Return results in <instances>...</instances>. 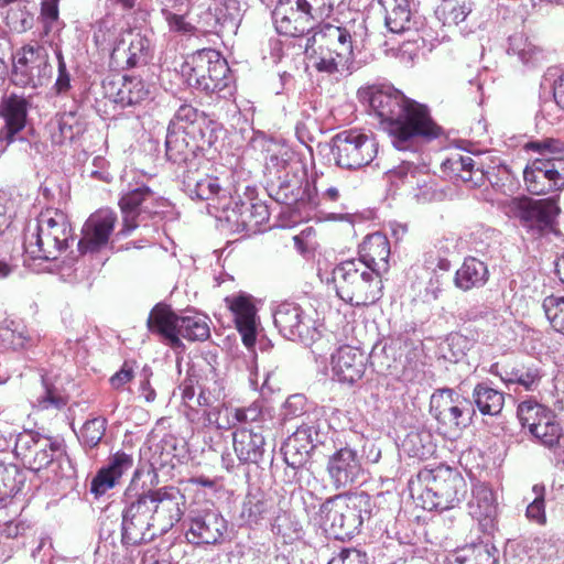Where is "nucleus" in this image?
Masks as SVG:
<instances>
[{"label": "nucleus", "instance_id": "1", "mask_svg": "<svg viewBox=\"0 0 564 564\" xmlns=\"http://www.w3.org/2000/svg\"><path fill=\"white\" fill-rule=\"evenodd\" d=\"M133 473L131 485L124 492L121 512V543L135 546L153 541L169 532L184 514L185 497L175 487H161L133 492L132 485L140 477Z\"/></svg>", "mask_w": 564, "mask_h": 564}, {"label": "nucleus", "instance_id": "2", "mask_svg": "<svg viewBox=\"0 0 564 564\" xmlns=\"http://www.w3.org/2000/svg\"><path fill=\"white\" fill-rule=\"evenodd\" d=\"M367 96L370 109L387 124L386 130L395 149L411 150L416 138L432 140L441 134V128L432 120L427 108L393 87L372 86Z\"/></svg>", "mask_w": 564, "mask_h": 564}, {"label": "nucleus", "instance_id": "3", "mask_svg": "<svg viewBox=\"0 0 564 564\" xmlns=\"http://www.w3.org/2000/svg\"><path fill=\"white\" fill-rule=\"evenodd\" d=\"M371 516V497L366 492L349 497L337 495L326 499L315 516V521L335 539L351 538L365 518Z\"/></svg>", "mask_w": 564, "mask_h": 564}, {"label": "nucleus", "instance_id": "4", "mask_svg": "<svg viewBox=\"0 0 564 564\" xmlns=\"http://www.w3.org/2000/svg\"><path fill=\"white\" fill-rule=\"evenodd\" d=\"M72 228L67 216L58 209H46L30 224L24 234V251L31 259L55 260L68 248Z\"/></svg>", "mask_w": 564, "mask_h": 564}, {"label": "nucleus", "instance_id": "5", "mask_svg": "<svg viewBox=\"0 0 564 564\" xmlns=\"http://www.w3.org/2000/svg\"><path fill=\"white\" fill-rule=\"evenodd\" d=\"M336 293L352 306H368L382 296V274L355 259L336 265L332 272Z\"/></svg>", "mask_w": 564, "mask_h": 564}, {"label": "nucleus", "instance_id": "6", "mask_svg": "<svg viewBox=\"0 0 564 564\" xmlns=\"http://www.w3.org/2000/svg\"><path fill=\"white\" fill-rule=\"evenodd\" d=\"M147 325L151 333L159 334L173 349L183 347L181 337L203 341L210 336L206 315L192 311L177 315L162 304L152 308Z\"/></svg>", "mask_w": 564, "mask_h": 564}, {"label": "nucleus", "instance_id": "7", "mask_svg": "<svg viewBox=\"0 0 564 564\" xmlns=\"http://www.w3.org/2000/svg\"><path fill=\"white\" fill-rule=\"evenodd\" d=\"M424 486L420 498L426 510H449L458 506L467 494V482L462 474L445 465L423 469L417 475Z\"/></svg>", "mask_w": 564, "mask_h": 564}, {"label": "nucleus", "instance_id": "8", "mask_svg": "<svg viewBox=\"0 0 564 564\" xmlns=\"http://www.w3.org/2000/svg\"><path fill=\"white\" fill-rule=\"evenodd\" d=\"M182 74L189 87L224 98L231 83L227 61L212 48L193 53L182 66Z\"/></svg>", "mask_w": 564, "mask_h": 564}, {"label": "nucleus", "instance_id": "9", "mask_svg": "<svg viewBox=\"0 0 564 564\" xmlns=\"http://www.w3.org/2000/svg\"><path fill=\"white\" fill-rule=\"evenodd\" d=\"M443 171L453 180L469 183L471 187L481 186L485 181L502 194L513 191V174L507 165L484 170L477 165L470 154L453 153L442 163Z\"/></svg>", "mask_w": 564, "mask_h": 564}, {"label": "nucleus", "instance_id": "10", "mask_svg": "<svg viewBox=\"0 0 564 564\" xmlns=\"http://www.w3.org/2000/svg\"><path fill=\"white\" fill-rule=\"evenodd\" d=\"M378 153L376 140L356 130H345L332 139V154L343 169L357 170L369 165Z\"/></svg>", "mask_w": 564, "mask_h": 564}, {"label": "nucleus", "instance_id": "11", "mask_svg": "<svg viewBox=\"0 0 564 564\" xmlns=\"http://www.w3.org/2000/svg\"><path fill=\"white\" fill-rule=\"evenodd\" d=\"M13 61V79L17 85L37 88L50 82L53 69L44 46L24 45L15 52Z\"/></svg>", "mask_w": 564, "mask_h": 564}, {"label": "nucleus", "instance_id": "12", "mask_svg": "<svg viewBox=\"0 0 564 564\" xmlns=\"http://www.w3.org/2000/svg\"><path fill=\"white\" fill-rule=\"evenodd\" d=\"M158 203L159 197L156 194L144 184L128 188L119 200L122 214V228L117 234V237H127L139 227L150 230L143 221L148 216L158 213Z\"/></svg>", "mask_w": 564, "mask_h": 564}, {"label": "nucleus", "instance_id": "13", "mask_svg": "<svg viewBox=\"0 0 564 564\" xmlns=\"http://www.w3.org/2000/svg\"><path fill=\"white\" fill-rule=\"evenodd\" d=\"M513 213L529 231L544 235L554 229L561 208L556 196L540 199L523 197L514 200Z\"/></svg>", "mask_w": 564, "mask_h": 564}, {"label": "nucleus", "instance_id": "14", "mask_svg": "<svg viewBox=\"0 0 564 564\" xmlns=\"http://www.w3.org/2000/svg\"><path fill=\"white\" fill-rule=\"evenodd\" d=\"M525 188L533 195H546L564 188V158H538L523 170Z\"/></svg>", "mask_w": 564, "mask_h": 564}, {"label": "nucleus", "instance_id": "15", "mask_svg": "<svg viewBox=\"0 0 564 564\" xmlns=\"http://www.w3.org/2000/svg\"><path fill=\"white\" fill-rule=\"evenodd\" d=\"M273 321L280 334L289 340L308 345L318 334L312 316L295 302L280 303L273 312Z\"/></svg>", "mask_w": 564, "mask_h": 564}, {"label": "nucleus", "instance_id": "16", "mask_svg": "<svg viewBox=\"0 0 564 564\" xmlns=\"http://www.w3.org/2000/svg\"><path fill=\"white\" fill-rule=\"evenodd\" d=\"M14 452L32 470L46 468L62 454L61 444L39 432L25 430L18 434Z\"/></svg>", "mask_w": 564, "mask_h": 564}, {"label": "nucleus", "instance_id": "17", "mask_svg": "<svg viewBox=\"0 0 564 564\" xmlns=\"http://www.w3.org/2000/svg\"><path fill=\"white\" fill-rule=\"evenodd\" d=\"M431 410L438 422L456 427L467 426L475 414L469 400L449 388L440 389L432 395Z\"/></svg>", "mask_w": 564, "mask_h": 564}, {"label": "nucleus", "instance_id": "18", "mask_svg": "<svg viewBox=\"0 0 564 564\" xmlns=\"http://www.w3.org/2000/svg\"><path fill=\"white\" fill-rule=\"evenodd\" d=\"M186 522L185 538L196 545L220 543L228 529L227 520L214 509L192 512Z\"/></svg>", "mask_w": 564, "mask_h": 564}, {"label": "nucleus", "instance_id": "19", "mask_svg": "<svg viewBox=\"0 0 564 564\" xmlns=\"http://www.w3.org/2000/svg\"><path fill=\"white\" fill-rule=\"evenodd\" d=\"M390 177L397 185L400 183L406 186L420 204L442 200L445 197V192L438 188L436 182L429 175L422 174L413 163L403 161L401 165L390 171Z\"/></svg>", "mask_w": 564, "mask_h": 564}, {"label": "nucleus", "instance_id": "20", "mask_svg": "<svg viewBox=\"0 0 564 564\" xmlns=\"http://www.w3.org/2000/svg\"><path fill=\"white\" fill-rule=\"evenodd\" d=\"M223 209L225 219L240 231L256 232L270 218L268 206L253 198L234 200Z\"/></svg>", "mask_w": 564, "mask_h": 564}, {"label": "nucleus", "instance_id": "21", "mask_svg": "<svg viewBox=\"0 0 564 564\" xmlns=\"http://www.w3.org/2000/svg\"><path fill=\"white\" fill-rule=\"evenodd\" d=\"M326 470L335 489H346L358 482L362 467L357 451L341 447L329 456Z\"/></svg>", "mask_w": 564, "mask_h": 564}, {"label": "nucleus", "instance_id": "22", "mask_svg": "<svg viewBox=\"0 0 564 564\" xmlns=\"http://www.w3.org/2000/svg\"><path fill=\"white\" fill-rule=\"evenodd\" d=\"M226 306L234 315L236 327L241 335L242 343L251 348L257 339L259 318L253 297L245 292L225 297Z\"/></svg>", "mask_w": 564, "mask_h": 564}, {"label": "nucleus", "instance_id": "23", "mask_svg": "<svg viewBox=\"0 0 564 564\" xmlns=\"http://www.w3.org/2000/svg\"><path fill=\"white\" fill-rule=\"evenodd\" d=\"M30 106V98L24 96L10 94L3 98L0 112L4 127L0 129V142L6 143V147L17 140L24 142L18 134L25 128Z\"/></svg>", "mask_w": 564, "mask_h": 564}, {"label": "nucleus", "instance_id": "24", "mask_svg": "<svg viewBox=\"0 0 564 564\" xmlns=\"http://www.w3.org/2000/svg\"><path fill=\"white\" fill-rule=\"evenodd\" d=\"M117 215L110 209H99L91 214L83 227V237L78 241L80 252H95L108 243L113 231Z\"/></svg>", "mask_w": 564, "mask_h": 564}, {"label": "nucleus", "instance_id": "25", "mask_svg": "<svg viewBox=\"0 0 564 564\" xmlns=\"http://www.w3.org/2000/svg\"><path fill=\"white\" fill-rule=\"evenodd\" d=\"M356 33H351L348 26H337L333 24H324L314 33L307 43L311 41L317 43L319 46L328 52L335 54L354 65V42ZM310 44H306V52H308Z\"/></svg>", "mask_w": 564, "mask_h": 564}, {"label": "nucleus", "instance_id": "26", "mask_svg": "<svg viewBox=\"0 0 564 564\" xmlns=\"http://www.w3.org/2000/svg\"><path fill=\"white\" fill-rule=\"evenodd\" d=\"M366 354L351 346H343L332 355V370L341 383L354 384L359 381L366 371Z\"/></svg>", "mask_w": 564, "mask_h": 564}, {"label": "nucleus", "instance_id": "27", "mask_svg": "<svg viewBox=\"0 0 564 564\" xmlns=\"http://www.w3.org/2000/svg\"><path fill=\"white\" fill-rule=\"evenodd\" d=\"M187 132L186 126L169 124L165 139L166 158L175 164L196 169L198 145L191 141Z\"/></svg>", "mask_w": 564, "mask_h": 564}, {"label": "nucleus", "instance_id": "28", "mask_svg": "<svg viewBox=\"0 0 564 564\" xmlns=\"http://www.w3.org/2000/svg\"><path fill=\"white\" fill-rule=\"evenodd\" d=\"M272 20L279 34L285 36H303L315 29L317 23L313 21L305 12H302L297 6L294 8L289 2L280 1L273 12Z\"/></svg>", "mask_w": 564, "mask_h": 564}, {"label": "nucleus", "instance_id": "29", "mask_svg": "<svg viewBox=\"0 0 564 564\" xmlns=\"http://www.w3.org/2000/svg\"><path fill=\"white\" fill-rule=\"evenodd\" d=\"M150 50L151 42L145 35L128 31L112 48L111 58L133 68L148 63Z\"/></svg>", "mask_w": 564, "mask_h": 564}, {"label": "nucleus", "instance_id": "30", "mask_svg": "<svg viewBox=\"0 0 564 564\" xmlns=\"http://www.w3.org/2000/svg\"><path fill=\"white\" fill-rule=\"evenodd\" d=\"M242 19L240 3L225 0L209 7L204 15L205 26L215 33H236Z\"/></svg>", "mask_w": 564, "mask_h": 564}, {"label": "nucleus", "instance_id": "31", "mask_svg": "<svg viewBox=\"0 0 564 564\" xmlns=\"http://www.w3.org/2000/svg\"><path fill=\"white\" fill-rule=\"evenodd\" d=\"M133 466V457L124 452H117L109 457L107 466L98 470L90 484V491L99 497L113 488L122 475Z\"/></svg>", "mask_w": 564, "mask_h": 564}, {"label": "nucleus", "instance_id": "32", "mask_svg": "<svg viewBox=\"0 0 564 564\" xmlns=\"http://www.w3.org/2000/svg\"><path fill=\"white\" fill-rule=\"evenodd\" d=\"M232 444L241 464H259L265 453V437L253 429H237L232 433Z\"/></svg>", "mask_w": 564, "mask_h": 564}, {"label": "nucleus", "instance_id": "33", "mask_svg": "<svg viewBox=\"0 0 564 564\" xmlns=\"http://www.w3.org/2000/svg\"><path fill=\"white\" fill-rule=\"evenodd\" d=\"M473 497L468 502L469 514L476 519L484 530L491 529L498 513L497 498L492 489L486 484H475Z\"/></svg>", "mask_w": 564, "mask_h": 564}, {"label": "nucleus", "instance_id": "34", "mask_svg": "<svg viewBox=\"0 0 564 564\" xmlns=\"http://www.w3.org/2000/svg\"><path fill=\"white\" fill-rule=\"evenodd\" d=\"M390 242L381 232L368 235L359 246V258L371 270L383 274L389 270Z\"/></svg>", "mask_w": 564, "mask_h": 564}, {"label": "nucleus", "instance_id": "35", "mask_svg": "<svg viewBox=\"0 0 564 564\" xmlns=\"http://www.w3.org/2000/svg\"><path fill=\"white\" fill-rule=\"evenodd\" d=\"M507 54L510 57H516L522 66L529 69L541 66L546 59L543 48L534 44L523 33H514L509 36Z\"/></svg>", "mask_w": 564, "mask_h": 564}, {"label": "nucleus", "instance_id": "36", "mask_svg": "<svg viewBox=\"0 0 564 564\" xmlns=\"http://www.w3.org/2000/svg\"><path fill=\"white\" fill-rule=\"evenodd\" d=\"M50 126L52 142L59 145L74 141L86 131V121L77 111L57 115Z\"/></svg>", "mask_w": 564, "mask_h": 564}, {"label": "nucleus", "instance_id": "37", "mask_svg": "<svg viewBox=\"0 0 564 564\" xmlns=\"http://www.w3.org/2000/svg\"><path fill=\"white\" fill-rule=\"evenodd\" d=\"M488 279L487 264L475 257H467L455 273L454 284L462 291H469L484 286Z\"/></svg>", "mask_w": 564, "mask_h": 564}, {"label": "nucleus", "instance_id": "38", "mask_svg": "<svg viewBox=\"0 0 564 564\" xmlns=\"http://www.w3.org/2000/svg\"><path fill=\"white\" fill-rule=\"evenodd\" d=\"M384 10L386 25L392 33H403L415 28L409 0H378Z\"/></svg>", "mask_w": 564, "mask_h": 564}, {"label": "nucleus", "instance_id": "39", "mask_svg": "<svg viewBox=\"0 0 564 564\" xmlns=\"http://www.w3.org/2000/svg\"><path fill=\"white\" fill-rule=\"evenodd\" d=\"M498 375L508 387L510 384H518L525 391L536 390L542 379L540 369L533 364L505 365Z\"/></svg>", "mask_w": 564, "mask_h": 564}, {"label": "nucleus", "instance_id": "40", "mask_svg": "<svg viewBox=\"0 0 564 564\" xmlns=\"http://www.w3.org/2000/svg\"><path fill=\"white\" fill-rule=\"evenodd\" d=\"M183 185L191 198L199 200L213 199L223 191L217 177L198 175L192 169L184 171Z\"/></svg>", "mask_w": 564, "mask_h": 564}, {"label": "nucleus", "instance_id": "41", "mask_svg": "<svg viewBox=\"0 0 564 564\" xmlns=\"http://www.w3.org/2000/svg\"><path fill=\"white\" fill-rule=\"evenodd\" d=\"M112 88H116V91L111 93L113 101L121 107L138 105L149 96V89L144 82L138 77L124 76L117 84H113Z\"/></svg>", "mask_w": 564, "mask_h": 564}, {"label": "nucleus", "instance_id": "42", "mask_svg": "<svg viewBox=\"0 0 564 564\" xmlns=\"http://www.w3.org/2000/svg\"><path fill=\"white\" fill-rule=\"evenodd\" d=\"M25 482L24 471L15 464L0 463V507H6Z\"/></svg>", "mask_w": 564, "mask_h": 564}, {"label": "nucleus", "instance_id": "43", "mask_svg": "<svg viewBox=\"0 0 564 564\" xmlns=\"http://www.w3.org/2000/svg\"><path fill=\"white\" fill-rule=\"evenodd\" d=\"M473 402L482 415H498L505 405V394L485 383H478L473 391Z\"/></svg>", "mask_w": 564, "mask_h": 564}, {"label": "nucleus", "instance_id": "44", "mask_svg": "<svg viewBox=\"0 0 564 564\" xmlns=\"http://www.w3.org/2000/svg\"><path fill=\"white\" fill-rule=\"evenodd\" d=\"M305 436L304 431H295L291 436L286 438L281 451L286 465H306L310 453L314 449L313 445H308L306 441H303Z\"/></svg>", "mask_w": 564, "mask_h": 564}, {"label": "nucleus", "instance_id": "45", "mask_svg": "<svg viewBox=\"0 0 564 564\" xmlns=\"http://www.w3.org/2000/svg\"><path fill=\"white\" fill-rule=\"evenodd\" d=\"M554 412L533 400L522 401L517 409L518 419L523 427L532 433L542 421L553 420Z\"/></svg>", "mask_w": 564, "mask_h": 564}, {"label": "nucleus", "instance_id": "46", "mask_svg": "<svg viewBox=\"0 0 564 564\" xmlns=\"http://www.w3.org/2000/svg\"><path fill=\"white\" fill-rule=\"evenodd\" d=\"M471 11L473 3L470 0H465L462 3L447 2L442 8L444 24L458 26L462 34H468L475 26V23L469 24L468 21Z\"/></svg>", "mask_w": 564, "mask_h": 564}, {"label": "nucleus", "instance_id": "47", "mask_svg": "<svg viewBox=\"0 0 564 564\" xmlns=\"http://www.w3.org/2000/svg\"><path fill=\"white\" fill-rule=\"evenodd\" d=\"M313 67L319 73H326L328 75L343 74L345 72H351L354 65L349 62L335 56L334 53L326 51L318 45L317 50H313L310 55Z\"/></svg>", "mask_w": 564, "mask_h": 564}, {"label": "nucleus", "instance_id": "48", "mask_svg": "<svg viewBox=\"0 0 564 564\" xmlns=\"http://www.w3.org/2000/svg\"><path fill=\"white\" fill-rule=\"evenodd\" d=\"M296 163L289 151L271 154L267 161V171L281 181L279 195L291 186L289 175L294 170V164Z\"/></svg>", "mask_w": 564, "mask_h": 564}, {"label": "nucleus", "instance_id": "49", "mask_svg": "<svg viewBox=\"0 0 564 564\" xmlns=\"http://www.w3.org/2000/svg\"><path fill=\"white\" fill-rule=\"evenodd\" d=\"M191 141L198 145V151L210 149L217 141L216 128L212 121L200 118L196 126H186Z\"/></svg>", "mask_w": 564, "mask_h": 564}, {"label": "nucleus", "instance_id": "50", "mask_svg": "<svg viewBox=\"0 0 564 564\" xmlns=\"http://www.w3.org/2000/svg\"><path fill=\"white\" fill-rule=\"evenodd\" d=\"M0 338L13 349L24 348L31 339L24 325L8 319L0 325Z\"/></svg>", "mask_w": 564, "mask_h": 564}, {"label": "nucleus", "instance_id": "51", "mask_svg": "<svg viewBox=\"0 0 564 564\" xmlns=\"http://www.w3.org/2000/svg\"><path fill=\"white\" fill-rule=\"evenodd\" d=\"M542 445L551 449L562 447L563 429L557 422L555 414L553 420L542 421V424L531 433Z\"/></svg>", "mask_w": 564, "mask_h": 564}, {"label": "nucleus", "instance_id": "52", "mask_svg": "<svg viewBox=\"0 0 564 564\" xmlns=\"http://www.w3.org/2000/svg\"><path fill=\"white\" fill-rule=\"evenodd\" d=\"M467 554L458 555L462 564H498L497 549L488 544H478L465 550Z\"/></svg>", "mask_w": 564, "mask_h": 564}, {"label": "nucleus", "instance_id": "53", "mask_svg": "<svg viewBox=\"0 0 564 564\" xmlns=\"http://www.w3.org/2000/svg\"><path fill=\"white\" fill-rule=\"evenodd\" d=\"M224 398V390L216 381L213 382V387H202L198 395L195 399L196 408L200 411V420L204 417L205 412H208V410H214L219 404H221Z\"/></svg>", "mask_w": 564, "mask_h": 564}, {"label": "nucleus", "instance_id": "54", "mask_svg": "<svg viewBox=\"0 0 564 564\" xmlns=\"http://www.w3.org/2000/svg\"><path fill=\"white\" fill-rule=\"evenodd\" d=\"M542 307L552 328L564 335V296H546Z\"/></svg>", "mask_w": 564, "mask_h": 564}, {"label": "nucleus", "instance_id": "55", "mask_svg": "<svg viewBox=\"0 0 564 564\" xmlns=\"http://www.w3.org/2000/svg\"><path fill=\"white\" fill-rule=\"evenodd\" d=\"M107 427V420L105 417H94L84 423L79 441L89 448L96 447L102 440Z\"/></svg>", "mask_w": 564, "mask_h": 564}, {"label": "nucleus", "instance_id": "56", "mask_svg": "<svg viewBox=\"0 0 564 564\" xmlns=\"http://www.w3.org/2000/svg\"><path fill=\"white\" fill-rule=\"evenodd\" d=\"M295 6L317 24L328 18L334 9L333 0H295Z\"/></svg>", "mask_w": 564, "mask_h": 564}, {"label": "nucleus", "instance_id": "57", "mask_svg": "<svg viewBox=\"0 0 564 564\" xmlns=\"http://www.w3.org/2000/svg\"><path fill=\"white\" fill-rule=\"evenodd\" d=\"M231 420V406H226L221 403L216 409L205 412L204 417L198 423H202L204 426H215L218 430H229L234 429Z\"/></svg>", "mask_w": 564, "mask_h": 564}, {"label": "nucleus", "instance_id": "58", "mask_svg": "<svg viewBox=\"0 0 564 564\" xmlns=\"http://www.w3.org/2000/svg\"><path fill=\"white\" fill-rule=\"evenodd\" d=\"M534 499L527 507L525 516L530 521H534L540 525L546 523L545 514V487L541 484H535L532 487Z\"/></svg>", "mask_w": 564, "mask_h": 564}, {"label": "nucleus", "instance_id": "59", "mask_svg": "<svg viewBox=\"0 0 564 564\" xmlns=\"http://www.w3.org/2000/svg\"><path fill=\"white\" fill-rule=\"evenodd\" d=\"M541 85L552 87L555 104L564 110V72L556 67L547 68Z\"/></svg>", "mask_w": 564, "mask_h": 564}, {"label": "nucleus", "instance_id": "60", "mask_svg": "<svg viewBox=\"0 0 564 564\" xmlns=\"http://www.w3.org/2000/svg\"><path fill=\"white\" fill-rule=\"evenodd\" d=\"M527 149L541 154V158L562 156L564 158V142L560 139L545 138L530 141Z\"/></svg>", "mask_w": 564, "mask_h": 564}, {"label": "nucleus", "instance_id": "61", "mask_svg": "<svg viewBox=\"0 0 564 564\" xmlns=\"http://www.w3.org/2000/svg\"><path fill=\"white\" fill-rule=\"evenodd\" d=\"M7 23L11 30L23 33L32 28L33 17L26 11L25 7L18 6V8H12L8 11Z\"/></svg>", "mask_w": 564, "mask_h": 564}, {"label": "nucleus", "instance_id": "62", "mask_svg": "<svg viewBox=\"0 0 564 564\" xmlns=\"http://www.w3.org/2000/svg\"><path fill=\"white\" fill-rule=\"evenodd\" d=\"M161 13L169 25L171 32L181 35H192L195 32V26L187 22L183 14L171 11L167 8H163Z\"/></svg>", "mask_w": 564, "mask_h": 564}, {"label": "nucleus", "instance_id": "63", "mask_svg": "<svg viewBox=\"0 0 564 564\" xmlns=\"http://www.w3.org/2000/svg\"><path fill=\"white\" fill-rule=\"evenodd\" d=\"M429 433L411 432L403 441V447L408 451L409 455L417 458H423L431 453L430 448L423 444V441L429 440Z\"/></svg>", "mask_w": 564, "mask_h": 564}, {"label": "nucleus", "instance_id": "64", "mask_svg": "<svg viewBox=\"0 0 564 564\" xmlns=\"http://www.w3.org/2000/svg\"><path fill=\"white\" fill-rule=\"evenodd\" d=\"M394 348L392 345H384L380 349L376 346L369 355L371 366L376 368L379 373L391 372L394 368V360L389 359V352H393Z\"/></svg>", "mask_w": 564, "mask_h": 564}]
</instances>
